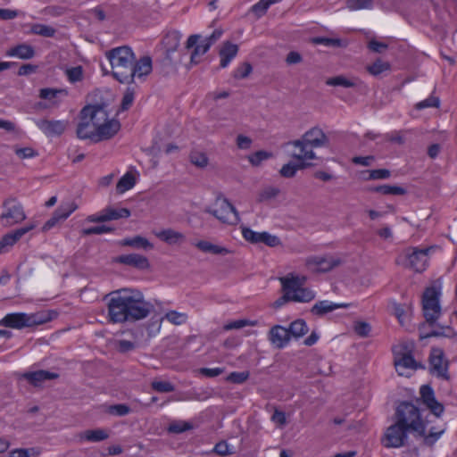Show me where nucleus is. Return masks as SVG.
<instances>
[{"mask_svg":"<svg viewBox=\"0 0 457 457\" xmlns=\"http://www.w3.org/2000/svg\"><path fill=\"white\" fill-rule=\"evenodd\" d=\"M108 318L112 323L134 322L146 318L154 310V305L145 300L142 292L130 288H121L106 295Z\"/></svg>","mask_w":457,"mask_h":457,"instance_id":"nucleus-1","label":"nucleus"},{"mask_svg":"<svg viewBox=\"0 0 457 457\" xmlns=\"http://www.w3.org/2000/svg\"><path fill=\"white\" fill-rule=\"evenodd\" d=\"M394 420L410 429L415 438L424 435V420L419 405L413 402H400L395 408Z\"/></svg>","mask_w":457,"mask_h":457,"instance_id":"nucleus-2","label":"nucleus"},{"mask_svg":"<svg viewBox=\"0 0 457 457\" xmlns=\"http://www.w3.org/2000/svg\"><path fill=\"white\" fill-rule=\"evenodd\" d=\"M112 68V76L120 83L129 84L130 71L135 60V54L129 46H124L112 48L106 52Z\"/></svg>","mask_w":457,"mask_h":457,"instance_id":"nucleus-3","label":"nucleus"},{"mask_svg":"<svg viewBox=\"0 0 457 457\" xmlns=\"http://www.w3.org/2000/svg\"><path fill=\"white\" fill-rule=\"evenodd\" d=\"M182 35L178 30L169 31L163 37L162 43L165 50V55L161 61L162 65L165 67V74L175 72L178 66L182 63V58L186 54L179 52Z\"/></svg>","mask_w":457,"mask_h":457,"instance_id":"nucleus-4","label":"nucleus"},{"mask_svg":"<svg viewBox=\"0 0 457 457\" xmlns=\"http://www.w3.org/2000/svg\"><path fill=\"white\" fill-rule=\"evenodd\" d=\"M223 31L220 29L213 30L209 37H203L199 34H193L188 37L185 48H194L190 55V65H196L199 63L198 57L204 54L209 51L211 46L220 39Z\"/></svg>","mask_w":457,"mask_h":457,"instance_id":"nucleus-5","label":"nucleus"},{"mask_svg":"<svg viewBox=\"0 0 457 457\" xmlns=\"http://www.w3.org/2000/svg\"><path fill=\"white\" fill-rule=\"evenodd\" d=\"M440 294V288L432 286L427 287L422 295L423 316L429 327L435 326L441 316Z\"/></svg>","mask_w":457,"mask_h":457,"instance_id":"nucleus-6","label":"nucleus"},{"mask_svg":"<svg viewBox=\"0 0 457 457\" xmlns=\"http://www.w3.org/2000/svg\"><path fill=\"white\" fill-rule=\"evenodd\" d=\"M216 204H220V209H207L205 212L213 215L222 223L234 225L239 222L240 217L236 207L226 198L222 193H218L215 199Z\"/></svg>","mask_w":457,"mask_h":457,"instance_id":"nucleus-7","label":"nucleus"},{"mask_svg":"<svg viewBox=\"0 0 457 457\" xmlns=\"http://www.w3.org/2000/svg\"><path fill=\"white\" fill-rule=\"evenodd\" d=\"M411 430L397 421L390 425L382 438V444L386 448H400L408 445Z\"/></svg>","mask_w":457,"mask_h":457,"instance_id":"nucleus-8","label":"nucleus"},{"mask_svg":"<svg viewBox=\"0 0 457 457\" xmlns=\"http://www.w3.org/2000/svg\"><path fill=\"white\" fill-rule=\"evenodd\" d=\"M429 371L431 374H436L438 378L445 380H449L448 374L449 361L445 357V353L442 348L432 347L430 350L429 357Z\"/></svg>","mask_w":457,"mask_h":457,"instance_id":"nucleus-9","label":"nucleus"},{"mask_svg":"<svg viewBox=\"0 0 457 457\" xmlns=\"http://www.w3.org/2000/svg\"><path fill=\"white\" fill-rule=\"evenodd\" d=\"M420 403L426 406L436 418H440L445 411L444 404L436 400L434 389L430 385L420 386V397L416 399V404L419 405Z\"/></svg>","mask_w":457,"mask_h":457,"instance_id":"nucleus-10","label":"nucleus"},{"mask_svg":"<svg viewBox=\"0 0 457 457\" xmlns=\"http://www.w3.org/2000/svg\"><path fill=\"white\" fill-rule=\"evenodd\" d=\"M106 107L105 104L86 105L80 111V120H88L96 129L98 126L110 120Z\"/></svg>","mask_w":457,"mask_h":457,"instance_id":"nucleus-11","label":"nucleus"},{"mask_svg":"<svg viewBox=\"0 0 457 457\" xmlns=\"http://www.w3.org/2000/svg\"><path fill=\"white\" fill-rule=\"evenodd\" d=\"M5 212L0 216L4 225L11 226L25 220L26 216L22 205L15 199H6L3 204Z\"/></svg>","mask_w":457,"mask_h":457,"instance_id":"nucleus-12","label":"nucleus"},{"mask_svg":"<svg viewBox=\"0 0 457 457\" xmlns=\"http://www.w3.org/2000/svg\"><path fill=\"white\" fill-rule=\"evenodd\" d=\"M242 235L244 238L252 243L259 244L262 243L270 247H275L281 244L278 237L271 235L268 232H255L250 228H242Z\"/></svg>","mask_w":457,"mask_h":457,"instance_id":"nucleus-13","label":"nucleus"},{"mask_svg":"<svg viewBox=\"0 0 457 457\" xmlns=\"http://www.w3.org/2000/svg\"><path fill=\"white\" fill-rule=\"evenodd\" d=\"M342 263L339 258L332 256L321 257L313 256L307 260L306 264L310 270L316 273H325L332 270Z\"/></svg>","mask_w":457,"mask_h":457,"instance_id":"nucleus-14","label":"nucleus"},{"mask_svg":"<svg viewBox=\"0 0 457 457\" xmlns=\"http://www.w3.org/2000/svg\"><path fill=\"white\" fill-rule=\"evenodd\" d=\"M77 208L78 205L74 202L62 204L54 212L52 217L44 224L42 229L44 231L51 229L61 220H65Z\"/></svg>","mask_w":457,"mask_h":457,"instance_id":"nucleus-15","label":"nucleus"},{"mask_svg":"<svg viewBox=\"0 0 457 457\" xmlns=\"http://www.w3.org/2000/svg\"><path fill=\"white\" fill-rule=\"evenodd\" d=\"M303 136L307 149H312L313 151V148L329 145V138L319 127L310 129Z\"/></svg>","mask_w":457,"mask_h":457,"instance_id":"nucleus-16","label":"nucleus"},{"mask_svg":"<svg viewBox=\"0 0 457 457\" xmlns=\"http://www.w3.org/2000/svg\"><path fill=\"white\" fill-rule=\"evenodd\" d=\"M36 124L46 137H58L65 131L68 121L41 119L37 120Z\"/></svg>","mask_w":457,"mask_h":457,"instance_id":"nucleus-17","label":"nucleus"},{"mask_svg":"<svg viewBox=\"0 0 457 457\" xmlns=\"http://www.w3.org/2000/svg\"><path fill=\"white\" fill-rule=\"evenodd\" d=\"M436 325V329H432L429 332H425L424 329L426 328L428 323L424 321L423 323L420 324L419 326V337L420 340L427 339L429 337H447V338H453L457 337V332L454 331V329L450 326H442L440 324H435Z\"/></svg>","mask_w":457,"mask_h":457,"instance_id":"nucleus-18","label":"nucleus"},{"mask_svg":"<svg viewBox=\"0 0 457 457\" xmlns=\"http://www.w3.org/2000/svg\"><path fill=\"white\" fill-rule=\"evenodd\" d=\"M120 129V123L115 119L109 120L101 124L95 129L96 143L113 137Z\"/></svg>","mask_w":457,"mask_h":457,"instance_id":"nucleus-19","label":"nucleus"},{"mask_svg":"<svg viewBox=\"0 0 457 457\" xmlns=\"http://www.w3.org/2000/svg\"><path fill=\"white\" fill-rule=\"evenodd\" d=\"M429 249H418L413 248L411 253L406 254L407 266L413 269L417 272H421L425 270V265L428 261V253Z\"/></svg>","mask_w":457,"mask_h":457,"instance_id":"nucleus-20","label":"nucleus"},{"mask_svg":"<svg viewBox=\"0 0 457 457\" xmlns=\"http://www.w3.org/2000/svg\"><path fill=\"white\" fill-rule=\"evenodd\" d=\"M29 319V314L24 312L9 313L0 320V325L16 329L30 328L29 322H31V320Z\"/></svg>","mask_w":457,"mask_h":457,"instance_id":"nucleus-21","label":"nucleus"},{"mask_svg":"<svg viewBox=\"0 0 457 457\" xmlns=\"http://www.w3.org/2000/svg\"><path fill=\"white\" fill-rule=\"evenodd\" d=\"M20 378L26 379L35 387L40 386L46 380L56 379L59 374L48 370H39L36 371L24 372L19 376Z\"/></svg>","mask_w":457,"mask_h":457,"instance_id":"nucleus-22","label":"nucleus"},{"mask_svg":"<svg viewBox=\"0 0 457 457\" xmlns=\"http://www.w3.org/2000/svg\"><path fill=\"white\" fill-rule=\"evenodd\" d=\"M291 337L288 329L280 325L273 326L269 332V340L278 349L284 348Z\"/></svg>","mask_w":457,"mask_h":457,"instance_id":"nucleus-23","label":"nucleus"},{"mask_svg":"<svg viewBox=\"0 0 457 457\" xmlns=\"http://www.w3.org/2000/svg\"><path fill=\"white\" fill-rule=\"evenodd\" d=\"M114 262L127 266L134 267L138 270H146L150 267L148 259L137 253H129L117 256L114 259Z\"/></svg>","mask_w":457,"mask_h":457,"instance_id":"nucleus-24","label":"nucleus"},{"mask_svg":"<svg viewBox=\"0 0 457 457\" xmlns=\"http://www.w3.org/2000/svg\"><path fill=\"white\" fill-rule=\"evenodd\" d=\"M152 69L153 65L150 56H143L138 61L135 59L131 68L132 71H130L129 83L133 82L136 76L142 78L148 75L152 71Z\"/></svg>","mask_w":457,"mask_h":457,"instance_id":"nucleus-25","label":"nucleus"},{"mask_svg":"<svg viewBox=\"0 0 457 457\" xmlns=\"http://www.w3.org/2000/svg\"><path fill=\"white\" fill-rule=\"evenodd\" d=\"M352 303H335L327 300L318 301L311 309V312L318 317H322L337 309L348 308Z\"/></svg>","mask_w":457,"mask_h":457,"instance_id":"nucleus-26","label":"nucleus"},{"mask_svg":"<svg viewBox=\"0 0 457 457\" xmlns=\"http://www.w3.org/2000/svg\"><path fill=\"white\" fill-rule=\"evenodd\" d=\"M32 226L16 229L13 232L4 235L0 240V253L7 252L23 235L32 229Z\"/></svg>","mask_w":457,"mask_h":457,"instance_id":"nucleus-27","label":"nucleus"},{"mask_svg":"<svg viewBox=\"0 0 457 457\" xmlns=\"http://www.w3.org/2000/svg\"><path fill=\"white\" fill-rule=\"evenodd\" d=\"M238 52V46L229 41H225L219 51L220 56V68H226L229 62L236 57Z\"/></svg>","mask_w":457,"mask_h":457,"instance_id":"nucleus-28","label":"nucleus"},{"mask_svg":"<svg viewBox=\"0 0 457 457\" xmlns=\"http://www.w3.org/2000/svg\"><path fill=\"white\" fill-rule=\"evenodd\" d=\"M6 55L15 56L22 60H29L34 57L35 50L32 46L23 43L7 50Z\"/></svg>","mask_w":457,"mask_h":457,"instance_id":"nucleus-29","label":"nucleus"},{"mask_svg":"<svg viewBox=\"0 0 457 457\" xmlns=\"http://www.w3.org/2000/svg\"><path fill=\"white\" fill-rule=\"evenodd\" d=\"M287 144L300 149V154H294L292 155L293 158L297 161L313 160L317 158L315 153L312 149H307L303 136H302L300 139L290 141Z\"/></svg>","mask_w":457,"mask_h":457,"instance_id":"nucleus-30","label":"nucleus"},{"mask_svg":"<svg viewBox=\"0 0 457 457\" xmlns=\"http://www.w3.org/2000/svg\"><path fill=\"white\" fill-rule=\"evenodd\" d=\"M367 190L371 193H379L384 195H403L407 194L405 187L397 185L373 186L369 187Z\"/></svg>","mask_w":457,"mask_h":457,"instance_id":"nucleus-31","label":"nucleus"},{"mask_svg":"<svg viewBox=\"0 0 457 457\" xmlns=\"http://www.w3.org/2000/svg\"><path fill=\"white\" fill-rule=\"evenodd\" d=\"M444 432L445 428L439 430H437L436 427L428 428V423L424 420V435L418 436V438H422L424 445L432 447Z\"/></svg>","mask_w":457,"mask_h":457,"instance_id":"nucleus-32","label":"nucleus"},{"mask_svg":"<svg viewBox=\"0 0 457 457\" xmlns=\"http://www.w3.org/2000/svg\"><path fill=\"white\" fill-rule=\"evenodd\" d=\"M195 247L203 253H212L214 255H226L231 251L224 246L214 245L206 240H200L195 244Z\"/></svg>","mask_w":457,"mask_h":457,"instance_id":"nucleus-33","label":"nucleus"},{"mask_svg":"<svg viewBox=\"0 0 457 457\" xmlns=\"http://www.w3.org/2000/svg\"><path fill=\"white\" fill-rule=\"evenodd\" d=\"M195 247L203 253H212L214 255H226L231 251L224 246L214 245L206 240H200L195 244Z\"/></svg>","mask_w":457,"mask_h":457,"instance_id":"nucleus-34","label":"nucleus"},{"mask_svg":"<svg viewBox=\"0 0 457 457\" xmlns=\"http://www.w3.org/2000/svg\"><path fill=\"white\" fill-rule=\"evenodd\" d=\"M395 366L397 370L399 369L417 370L423 367L415 361L411 352L401 353L399 357L395 356Z\"/></svg>","mask_w":457,"mask_h":457,"instance_id":"nucleus-35","label":"nucleus"},{"mask_svg":"<svg viewBox=\"0 0 457 457\" xmlns=\"http://www.w3.org/2000/svg\"><path fill=\"white\" fill-rule=\"evenodd\" d=\"M119 244L122 246H130L135 249L151 250L154 248V245L147 238L141 236L124 238Z\"/></svg>","mask_w":457,"mask_h":457,"instance_id":"nucleus-36","label":"nucleus"},{"mask_svg":"<svg viewBox=\"0 0 457 457\" xmlns=\"http://www.w3.org/2000/svg\"><path fill=\"white\" fill-rule=\"evenodd\" d=\"M158 238L169 245H176L185 240V235L171 228L160 231L157 234Z\"/></svg>","mask_w":457,"mask_h":457,"instance_id":"nucleus-37","label":"nucleus"},{"mask_svg":"<svg viewBox=\"0 0 457 457\" xmlns=\"http://www.w3.org/2000/svg\"><path fill=\"white\" fill-rule=\"evenodd\" d=\"M282 289L284 292L289 294H295L304 284L305 278H300L297 276H292L291 278H281Z\"/></svg>","mask_w":457,"mask_h":457,"instance_id":"nucleus-38","label":"nucleus"},{"mask_svg":"<svg viewBox=\"0 0 457 457\" xmlns=\"http://www.w3.org/2000/svg\"><path fill=\"white\" fill-rule=\"evenodd\" d=\"M109 437V434L105 429H87L80 434V438L88 442H101Z\"/></svg>","mask_w":457,"mask_h":457,"instance_id":"nucleus-39","label":"nucleus"},{"mask_svg":"<svg viewBox=\"0 0 457 457\" xmlns=\"http://www.w3.org/2000/svg\"><path fill=\"white\" fill-rule=\"evenodd\" d=\"M287 329L290 337H293L295 339L303 337L309 330L305 320L303 319H297L295 321L291 322Z\"/></svg>","mask_w":457,"mask_h":457,"instance_id":"nucleus-40","label":"nucleus"},{"mask_svg":"<svg viewBox=\"0 0 457 457\" xmlns=\"http://www.w3.org/2000/svg\"><path fill=\"white\" fill-rule=\"evenodd\" d=\"M105 222L109 220H115L121 218H129L131 215V212L128 208L114 209L107 207L103 210Z\"/></svg>","mask_w":457,"mask_h":457,"instance_id":"nucleus-41","label":"nucleus"},{"mask_svg":"<svg viewBox=\"0 0 457 457\" xmlns=\"http://www.w3.org/2000/svg\"><path fill=\"white\" fill-rule=\"evenodd\" d=\"M90 124L91 123L88 120H80V122L78 124L76 133L79 138L90 139L96 143L95 130H88Z\"/></svg>","mask_w":457,"mask_h":457,"instance_id":"nucleus-42","label":"nucleus"},{"mask_svg":"<svg viewBox=\"0 0 457 457\" xmlns=\"http://www.w3.org/2000/svg\"><path fill=\"white\" fill-rule=\"evenodd\" d=\"M136 184V179L133 174L127 172L118 181L116 190L118 193L122 194L127 190L131 189Z\"/></svg>","mask_w":457,"mask_h":457,"instance_id":"nucleus-43","label":"nucleus"},{"mask_svg":"<svg viewBox=\"0 0 457 457\" xmlns=\"http://www.w3.org/2000/svg\"><path fill=\"white\" fill-rule=\"evenodd\" d=\"M194 428V426L189 421L185 420H174L167 428V431L170 434H181L187 430Z\"/></svg>","mask_w":457,"mask_h":457,"instance_id":"nucleus-44","label":"nucleus"},{"mask_svg":"<svg viewBox=\"0 0 457 457\" xmlns=\"http://www.w3.org/2000/svg\"><path fill=\"white\" fill-rule=\"evenodd\" d=\"M291 295L292 302L298 303H309L315 298V293L312 290L303 287L295 294H291Z\"/></svg>","mask_w":457,"mask_h":457,"instance_id":"nucleus-45","label":"nucleus"},{"mask_svg":"<svg viewBox=\"0 0 457 457\" xmlns=\"http://www.w3.org/2000/svg\"><path fill=\"white\" fill-rule=\"evenodd\" d=\"M390 69V63L388 62H383L380 58H378L372 64L367 66L369 73L375 77Z\"/></svg>","mask_w":457,"mask_h":457,"instance_id":"nucleus-46","label":"nucleus"},{"mask_svg":"<svg viewBox=\"0 0 457 457\" xmlns=\"http://www.w3.org/2000/svg\"><path fill=\"white\" fill-rule=\"evenodd\" d=\"M30 31L35 35H39L46 37H53L56 32L54 28L41 23L33 24Z\"/></svg>","mask_w":457,"mask_h":457,"instance_id":"nucleus-47","label":"nucleus"},{"mask_svg":"<svg viewBox=\"0 0 457 457\" xmlns=\"http://www.w3.org/2000/svg\"><path fill=\"white\" fill-rule=\"evenodd\" d=\"M326 84L332 87H353L356 86L355 82L348 79L343 75L328 78Z\"/></svg>","mask_w":457,"mask_h":457,"instance_id":"nucleus-48","label":"nucleus"},{"mask_svg":"<svg viewBox=\"0 0 457 457\" xmlns=\"http://www.w3.org/2000/svg\"><path fill=\"white\" fill-rule=\"evenodd\" d=\"M190 162L199 168H204L208 165V157L207 155L199 151H192L189 155Z\"/></svg>","mask_w":457,"mask_h":457,"instance_id":"nucleus-49","label":"nucleus"},{"mask_svg":"<svg viewBox=\"0 0 457 457\" xmlns=\"http://www.w3.org/2000/svg\"><path fill=\"white\" fill-rule=\"evenodd\" d=\"M346 6L352 11L361 9H372L374 6L373 0H347Z\"/></svg>","mask_w":457,"mask_h":457,"instance_id":"nucleus-50","label":"nucleus"},{"mask_svg":"<svg viewBox=\"0 0 457 457\" xmlns=\"http://www.w3.org/2000/svg\"><path fill=\"white\" fill-rule=\"evenodd\" d=\"M114 230H115V228L113 227H109L106 225H100V226H95V227L83 228L81 230V234L83 236L101 235V234H104V233H111V232H113Z\"/></svg>","mask_w":457,"mask_h":457,"instance_id":"nucleus-51","label":"nucleus"},{"mask_svg":"<svg viewBox=\"0 0 457 457\" xmlns=\"http://www.w3.org/2000/svg\"><path fill=\"white\" fill-rule=\"evenodd\" d=\"M272 154L264 150L257 151L248 156V161L253 166H259L263 161L268 160Z\"/></svg>","mask_w":457,"mask_h":457,"instance_id":"nucleus-52","label":"nucleus"},{"mask_svg":"<svg viewBox=\"0 0 457 457\" xmlns=\"http://www.w3.org/2000/svg\"><path fill=\"white\" fill-rule=\"evenodd\" d=\"M363 173H368L369 176L364 178L365 180H377V179H386L391 176V172L387 169H377L366 170Z\"/></svg>","mask_w":457,"mask_h":457,"instance_id":"nucleus-53","label":"nucleus"},{"mask_svg":"<svg viewBox=\"0 0 457 457\" xmlns=\"http://www.w3.org/2000/svg\"><path fill=\"white\" fill-rule=\"evenodd\" d=\"M151 387L158 393H170L175 390L174 385L169 381L154 380Z\"/></svg>","mask_w":457,"mask_h":457,"instance_id":"nucleus-54","label":"nucleus"},{"mask_svg":"<svg viewBox=\"0 0 457 457\" xmlns=\"http://www.w3.org/2000/svg\"><path fill=\"white\" fill-rule=\"evenodd\" d=\"M165 319L174 325H181L186 323L187 315L177 311H170L165 314Z\"/></svg>","mask_w":457,"mask_h":457,"instance_id":"nucleus-55","label":"nucleus"},{"mask_svg":"<svg viewBox=\"0 0 457 457\" xmlns=\"http://www.w3.org/2000/svg\"><path fill=\"white\" fill-rule=\"evenodd\" d=\"M258 324L257 320H250L246 319L243 320H237L231 321L224 326L225 330H231V329H239L245 326H256Z\"/></svg>","mask_w":457,"mask_h":457,"instance_id":"nucleus-56","label":"nucleus"},{"mask_svg":"<svg viewBox=\"0 0 457 457\" xmlns=\"http://www.w3.org/2000/svg\"><path fill=\"white\" fill-rule=\"evenodd\" d=\"M134 96H135V90L133 87H129L122 97L121 104H120V110L121 111H127L130 108V106L133 104L134 101Z\"/></svg>","mask_w":457,"mask_h":457,"instance_id":"nucleus-57","label":"nucleus"},{"mask_svg":"<svg viewBox=\"0 0 457 457\" xmlns=\"http://www.w3.org/2000/svg\"><path fill=\"white\" fill-rule=\"evenodd\" d=\"M68 79L71 83H76L83 79V68L79 65L66 70Z\"/></svg>","mask_w":457,"mask_h":457,"instance_id":"nucleus-58","label":"nucleus"},{"mask_svg":"<svg viewBox=\"0 0 457 457\" xmlns=\"http://www.w3.org/2000/svg\"><path fill=\"white\" fill-rule=\"evenodd\" d=\"M353 330L359 337H367L371 331V327L366 321H355L353 324Z\"/></svg>","mask_w":457,"mask_h":457,"instance_id":"nucleus-59","label":"nucleus"},{"mask_svg":"<svg viewBox=\"0 0 457 457\" xmlns=\"http://www.w3.org/2000/svg\"><path fill=\"white\" fill-rule=\"evenodd\" d=\"M39 451L35 448H19L10 452V457H31L37 456Z\"/></svg>","mask_w":457,"mask_h":457,"instance_id":"nucleus-60","label":"nucleus"},{"mask_svg":"<svg viewBox=\"0 0 457 457\" xmlns=\"http://www.w3.org/2000/svg\"><path fill=\"white\" fill-rule=\"evenodd\" d=\"M252 71H253L252 65L249 62H245L235 70L233 77L237 79H245L250 75Z\"/></svg>","mask_w":457,"mask_h":457,"instance_id":"nucleus-61","label":"nucleus"},{"mask_svg":"<svg viewBox=\"0 0 457 457\" xmlns=\"http://www.w3.org/2000/svg\"><path fill=\"white\" fill-rule=\"evenodd\" d=\"M130 411L131 410L129 406L124 403L110 405L108 408V412L110 414L120 417L128 415L130 412Z\"/></svg>","mask_w":457,"mask_h":457,"instance_id":"nucleus-62","label":"nucleus"},{"mask_svg":"<svg viewBox=\"0 0 457 457\" xmlns=\"http://www.w3.org/2000/svg\"><path fill=\"white\" fill-rule=\"evenodd\" d=\"M29 318H31V319H29L31 320V322H29L30 328L44 324L51 320V317L49 316V314L46 313V312H37V313L29 314Z\"/></svg>","mask_w":457,"mask_h":457,"instance_id":"nucleus-63","label":"nucleus"},{"mask_svg":"<svg viewBox=\"0 0 457 457\" xmlns=\"http://www.w3.org/2000/svg\"><path fill=\"white\" fill-rule=\"evenodd\" d=\"M278 194L279 189L273 187H267L259 193L258 201L264 202L275 198Z\"/></svg>","mask_w":457,"mask_h":457,"instance_id":"nucleus-64","label":"nucleus"}]
</instances>
